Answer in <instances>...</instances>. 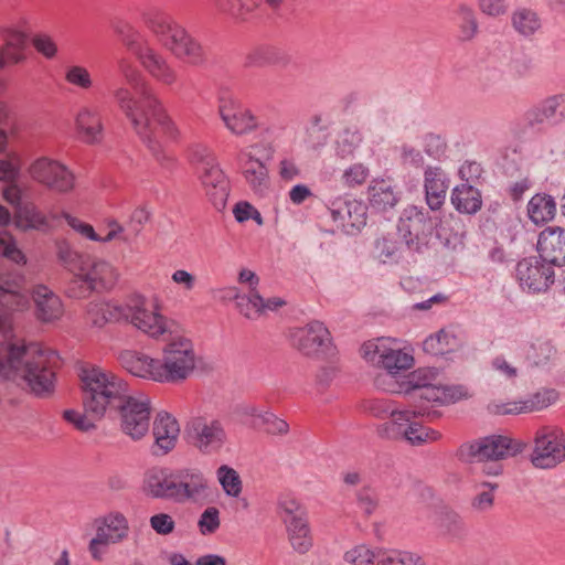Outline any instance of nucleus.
<instances>
[{"label":"nucleus","mask_w":565,"mask_h":565,"mask_svg":"<svg viewBox=\"0 0 565 565\" xmlns=\"http://www.w3.org/2000/svg\"><path fill=\"white\" fill-rule=\"evenodd\" d=\"M397 230L407 247L419 252L428 244L434 231V222L423 209L409 206L401 217Z\"/></svg>","instance_id":"nucleus-13"},{"label":"nucleus","mask_w":565,"mask_h":565,"mask_svg":"<svg viewBox=\"0 0 565 565\" xmlns=\"http://www.w3.org/2000/svg\"><path fill=\"white\" fill-rule=\"evenodd\" d=\"M330 212L333 222L345 230V222L350 221L352 215L350 203L345 200L337 199L331 203Z\"/></svg>","instance_id":"nucleus-58"},{"label":"nucleus","mask_w":565,"mask_h":565,"mask_svg":"<svg viewBox=\"0 0 565 565\" xmlns=\"http://www.w3.org/2000/svg\"><path fill=\"white\" fill-rule=\"evenodd\" d=\"M199 179L213 206L217 211L223 210L230 195V185L220 164L200 167Z\"/></svg>","instance_id":"nucleus-21"},{"label":"nucleus","mask_w":565,"mask_h":565,"mask_svg":"<svg viewBox=\"0 0 565 565\" xmlns=\"http://www.w3.org/2000/svg\"><path fill=\"white\" fill-rule=\"evenodd\" d=\"M262 0H215V4L222 12L234 17H244L256 9ZM270 8L277 9L284 0H264Z\"/></svg>","instance_id":"nucleus-42"},{"label":"nucleus","mask_w":565,"mask_h":565,"mask_svg":"<svg viewBox=\"0 0 565 565\" xmlns=\"http://www.w3.org/2000/svg\"><path fill=\"white\" fill-rule=\"evenodd\" d=\"M243 175L255 192H264L268 188V169L260 160H252L249 166H244Z\"/></svg>","instance_id":"nucleus-44"},{"label":"nucleus","mask_w":565,"mask_h":565,"mask_svg":"<svg viewBox=\"0 0 565 565\" xmlns=\"http://www.w3.org/2000/svg\"><path fill=\"white\" fill-rule=\"evenodd\" d=\"M537 250L551 265H565V230L558 226L543 230L539 236Z\"/></svg>","instance_id":"nucleus-23"},{"label":"nucleus","mask_w":565,"mask_h":565,"mask_svg":"<svg viewBox=\"0 0 565 565\" xmlns=\"http://www.w3.org/2000/svg\"><path fill=\"white\" fill-rule=\"evenodd\" d=\"M65 82L73 88L88 92L95 87L92 72L84 65L71 64L64 71Z\"/></svg>","instance_id":"nucleus-43"},{"label":"nucleus","mask_w":565,"mask_h":565,"mask_svg":"<svg viewBox=\"0 0 565 565\" xmlns=\"http://www.w3.org/2000/svg\"><path fill=\"white\" fill-rule=\"evenodd\" d=\"M525 358L532 365L546 363L554 354V347L550 341L537 339L524 348Z\"/></svg>","instance_id":"nucleus-46"},{"label":"nucleus","mask_w":565,"mask_h":565,"mask_svg":"<svg viewBox=\"0 0 565 565\" xmlns=\"http://www.w3.org/2000/svg\"><path fill=\"white\" fill-rule=\"evenodd\" d=\"M450 200L454 207L462 214H476L482 207L481 192L468 183L456 185Z\"/></svg>","instance_id":"nucleus-35"},{"label":"nucleus","mask_w":565,"mask_h":565,"mask_svg":"<svg viewBox=\"0 0 565 565\" xmlns=\"http://www.w3.org/2000/svg\"><path fill=\"white\" fill-rule=\"evenodd\" d=\"M292 347L309 358L329 355L332 351L331 334L320 321H311L290 335Z\"/></svg>","instance_id":"nucleus-14"},{"label":"nucleus","mask_w":565,"mask_h":565,"mask_svg":"<svg viewBox=\"0 0 565 565\" xmlns=\"http://www.w3.org/2000/svg\"><path fill=\"white\" fill-rule=\"evenodd\" d=\"M96 533L110 545L119 544L129 535V522L119 511H111L95 520Z\"/></svg>","instance_id":"nucleus-27"},{"label":"nucleus","mask_w":565,"mask_h":565,"mask_svg":"<svg viewBox=\"0 0 565 565\" xmlns=\"http://www.w3.org/2000/svg\"><path fill=\"white\" fill-rule=\"evenodd\" d=\"M516 279L523 288L540 292L554 282V270L541 256L526 257L516 265Z\"/></svg>","instance_id":"nucleus-15"},{"label":"nucleus","mask_w":565,"mask_h":565,"mask_svg":"<svg viewBox=\"0 0 565 565\" xmlns=\"http://www.w3.org/2000/svg\"><path fill=\"white\" fill-rule=\"evenodd\" d=\"M24 276L13 274L0 277V303L11 311H24L30 307V297L22 290Z\"/></svg>","instance_id":"nucleus-24"},{"label":"nucleus","mask_w":565,"mask_h":565,"mask_svg":"<svg viewBox=\"0 0 565 565\" xmlns=\"http://www.w3.org/2000/svg\"><path fill=\"white\" fill-rule=\"evenodd\" d=\"M157 297L147 299L142 295H134L122 305V321L131 323L135 328L151 338L163 335L167 330V319L160 312Z\"/></svg>","instance_id":"nucleus-7"},{"label":"nucleus","mask_w":565,"mask_h":565,"mask_svg":"<svg viewBox=\"0 0 565 565\" xmlns=\"http://www.w3.org/2000/svg\"><path fill=\"white\" fill-rule=\"evenodd\" d=\"M120 34L122 43L138 61L143 56L146 50L152 46L146 36L134 28H128L126 32L121 31Z\"/></svg>","instance_id":"nucleus-50"},{"label":"nucleus","mask_w":565,"mask_h":565,"mask_svg":"<svg viewBox=\"0 0 565 565\" xmlns=\"http://www.w3.org/2000/svg\"><path fill=\"white\" fill-rule=\"evenodd\" d=\"M7 183H8V185L4 186L2 190V198L7 203H9L11 206H13L14 211H17L18 207H20L24 204L22 202V189L17 183V181L7 182Z\"/></svg>","instance_id":"nucleus-62"},{"label":"nucleus","mask_w":565,"mask_h":565,"mask_svg":"<svg viewBox=\"0 0 565 565\" xmlns=\"http://www.w3.org/2000/svg\"><path fill=\"white\" fill-rule=\"evenodd\" d=\"M63 417L81 431H89L95 428L94 418L86 412L81 413L74 409H66L63 413Z\"/></svg>","instance_id":"nucleus-57"},{"label":"nucleus","mask_w":565,"mask_h":565,"mask_svg":"<svg viewBox=\"0 0 565 565\" xmlns=\"http://www.w3.org/2000/svg\"><path fill=\"white\" fill-rule=\"evenodd\" d=\"M57 258L60 263L74 274L73 284H81L79 292L70 289L71 296L85 297L92 291L111 289L118 279L115 267L107 260L81 254L66 241L57 243Z\"/></svg>","instance_id":"nucleus-5"},{"label":"nucleus","mask_w":565,"mask_h":565,"mask_svg":"<svg viewBox=\"0 0 565 565\" xmlns=\"http://www.w3.org/2000/svg\"><path fill=\"white\" fill-rule=\"evenodd\" d=\"M285 525L292 550L301 555L308 553L313 545L308 518L287 520Z\"/></svg>","instance_id":"nucleus-36"},{"label":"nucleus","mask_w":565,"mask_h":565,"mask_svg":"<svg viewBox=\"0 0 565 565\" xmlns=\"http://www.w3.org/2000/svg\"><path fill=\"white\" fill-rule=\"evenodd\" d=\"M67 224L78 234L84 236L85 238L96 242L99 241V235L96 234L94 227L90 224L84 223L77 217L72 216L68 213L63 214Z\"/></svg>","instance_id":"nucleus-60"},{"label":"nucleus","mask_w":565,"mask_h":565,"mask_svg":"<svg viewBox=\"0 0 565 565\" xmlns=\"http://www.w3.org/2000/svg\"><path fill=\"white\" fill-rule=\"evenodd\" d=\"M209 494V480L196 468H184L174 471L175 503L199 502Z\"/></svg>","instance_id":"nucleus-17"},{"label":"nucleus","mask_w":565,"mask_h":565,"mask_svg":"<svg viewBox=\"0 0 565 565\" xmlns=\"http://www.w3.org/2000/svg\"><path fill=\"white\" fill-rule=\"evenodd\" d=\"M141 21L175 58L194 67H201L207 63V49L166 11L158 8L145 10L141 13Z\"/></svg>","instance_id":"nucleus-3"},{"label":"nucleus","mask_w":565,"mask_h":565,"mask_svg":"<svg viewBox=\"0 0 565 565\" xmlns=\"http://www.w3.org/2000/svg\"><path fill=\"white\" fill-rule=\"evenodd\" d=\"M556 204L547 194H535L527 204V214L535 224H545L553 220Z\"/></svg>","instance_id":"nucleus-40"},{"label":"nucleus","mask_w":565,"mask_h":565,"mask_svg":"<svg viewBox=\"0 0 565 565\" xmlns=\"http://www.w3.org/2000/svg\"><path fill=\"white\" fill-rule=\"evenodd\" d=\"M33 45L35 50L46 58H53L57 53L55 42L47 35H39L34 38Z\"/></svg>","instance_id":"nucleus-64"},{"label":"nucleus","mask_w":565,"mask_h":565,"mask_svg":"<svg viewBox=\"0 0 565 565\" xmlns=\"http://www.w3.org/2000/svg\"><path fill=\"white\" fill-rule=\"evenodd\" d=\"M492 369L507 380L514 381L518 377V367L513 366L504 356L500 355L492 360Z\"/></svg>","instance_id":"nucleus-63"},{"label":"nucleus","mask_w":565,"mask_h":565,"mask_svg":"<svg viewBox=\"0 0 565 565\" xmlns=\"http://www.w3.org/2000/svg\"><path fill=\"white\" fill-rule=\"evenodd\" d=\"M149 220V212L143 207H137L130 215V218L125 227L126 234L120 236L124 243H131L142 231L143 225Z\"/></svg>","instance_id":"nucleus-52"},{"label":"nucleus","mask_w":565,"mask_h":565,"mask_svg":"<svg viewBox=\"0 0 565 565\" xmlns=\"http://www.w3.org/2000/svg\"><path fill=\"white\" fill-rule=\"evenodd\" d=\"M75 127L79 138L86 143H96L103 137L100 111L95 106H82L75 116Z\"/></svg>","instance_id":"nucleus-29"},{"label":"nucleus","mask_w":565,"mask_h":565,"mask_svg":"<svg viewBox=\"0 0 565 565\" xmlns=\"http://www.w3.org/2000/svg\"><path fill=\"white\" fill-rule=\"evenodd\" d=\"M114 414L118 415L121 431L131 439L139 440L148 434L151 414L148 396H134L129 393L128 398H125Z\"/></svg>","instance_id":"nucleus-9"},{"label":"nucleus","mask_w":565,"mask_h":565,"mask_svg":"<svg viewBox=\"0 0 565 565\" xmlns=\"http://www.w3.org/2000/svg\"><path fill=\"white\" fill-rule=\"evenodd\" d=\"M460 347L459 338L448 329H440L427 337L423 342V350L434 356L456 351Z\"/></svg>","instance_id":"nucleus-37"},{"label":"nucleus","mask_w":565,"mask_h":565,"mask_svg":"<svg viewBox=\"0 0 565 565\" xmlns=\"http://www.w3.org/2000/svg\"><path fill=\"white\" fill-rule=\"evenodd\" d=\"M196 353L191 340L175 338L162 350L159 360V383H178L186 380L196 367Z\"/></svg>","instance_id":"nucleus-6"},{"label":"nucleus","mask_w":565,"mask_h":565,"mask_svg":"<svg viewBox=\"0 0 565 565\" xmlns=\"http://www.w3.org/2000/svg\"><path fill=\"white\" fill-rule=\"evenodd\" d=\"M220 524V511L215 507L205 509L198 521V527L202 535L215 533Z\"/></svg>","instance_id":"nucleus-56"},{"label":"nucleus","mask_w":565,"mask_h":565,"mask_svg":"<svg viewBox=\"0 0 565 565\" xmlns=\"http://www.w3.org/2000/svg\"><path fill=\"white\" fill-rule=\"evenodd\" d=\"M224 299L236 301V308L245 318L254 320L267 311H274L282 307L286 302L281 298H263L258 290L241 295L236 287H226L222 289Z\"/></svg>","instance_id":"nucleus-18"},{"label":"nucleus","mask_w":565,"mask_h":565,"mask_svg":"<svg viewBox=\"0 0 565 565\" xmlns=\"http://www.w3.org/2000/svg\"><path fill=\"white\" fill-rule=\"evenodd\" d=\"M404 436L412 445L434 443L441 438V434L438 430L417 423H412L404 430Z\"/></svg>","instance_id":"nucleus-48"},{"label":"nucleus","mask_w":565,"mask_h":565,"mask_svg":"<svg viewBox=\"0 0 565 565\" xmlns=\"http://www.w3.org/2000/svg\"><path fill=\"white\" fill-rule=\"evenodd\" d=\"M189 157L192 163L200 164L201 167H212L218 163L212 149L203 143L191 146Z\"/></svg>","instance_id":"nucleus-55"},{"label":"nucleus","mask_w":565,"mask_h":565,"mask_svg":"<svg viewBox=\"0 0 565 565\" xmlns=\"http://www.w3.org/2000/svg\"><path fill=\"white\" fill-rule=\"evenodd\" d=\"M425 199L433 211H438L445 203L448 183L440 168L429 167L425 171Z\"/></svg>","instance_id":"nucleus-31"},{"label":"nucleus","mask_w":565,"mask_h":565,"mask_svg":"<svg viewBox=\"0 0 565 565\" xmlns=\"http://www.w3.org/2000/svg\"><path fill=\"white\" fill-rule=\"evenodd\" d=\"M512 23L514 29L523 34H533L541 26V21L537 14L529 9H519L512 15Z\"/></svg>","instance_id":"nucleus-45"},{"label":"nucleus","mask_w":565,"mask_h":565,"mask_svg":"<svg viewBox=\"0 0 565 565\" xmlns=\"http://www.w3.org/2000/svg\"><path fill=\"white\" fill-rule=\"evenodd\" d=\"M557 398L558 393L555 390L542 388L524 399L507 403H491L488 408L493 415H518L542 411L554 404Z\"/></svg>","instance_id":"nucleus-20"},{"label":"nucleus","mask_w":565,"mask_h":565,"mask_svg":"<svg viewBox=\"0 0 565 565\" xmlns=\"http://www.w3.org/2000/svg\"><path fill=\"white\" fill-rule=\"evenodd\" d=\"M278 508L285 524L287 520L308 518L305 507L294 497H281L278 501Z\"/></svg>","instance_id":"nucleus-54"},{"label":"nucleus","mask_w":565,"mask_h":565,"mask_svg":"<svg viewBox=\"0 0 565 565\" xmlns=\"http://www.w3.org/2000/svg\"><path fill=\"white\" fill-rule=\"evenodd\" d=\"M25 35L22 32H13L3 45L0 46V70L9 65L22 63L25 60ZM4 143V134L0 131V149Z\"/></svg>","instance_id":"nucleus-34"},{"label":"nucleus","mask_w":565,"mask_h":565,"mask_svg":"<svg viewBox=\"0 0 565 565\" xmlns=\"http://www.w3.org/2000/svg\"><path fill=\"white\" fill-rule=\"evenodd\" d=\"M143 491L154 499L173 501L174 499V471L167 469H152L146 473Z\"/></svg>","instance_id":"nucleus-30"},{"label":"nucleus","mask_w":565,"mask_h":565,"mask_svg":"<svg viewBox=\"0 0 565 565\" xmlns=\"http://www.w3.org/2000/svg\"><path fill=\"white\" fill-rule=\"evenodd\" d=\"M398 199L391 182L384 179L374 180L369 186V203L376 211L393 207Z\"/></svg>","instance_id":"nucleus-39"},{"label":"nucleus","mask_w":565,"mask_h":565,"mask_svg":"<svg viewBox=\"0 0 565 565\" xmlns=\"http://www.w3.org/2000/svg\"><path fill=\"white\" fill-rule=\"evenodd\" d=\"M151 529L160 535H168L174 531L175 522L173 518L168 513H158L149 520Z\"/></svg>","instance_id":"nucleus-59"},{"label":"nucleus","mask_w":565,"mask_h":565,"mask_svg":"<svg viewBox=\"0 0 565 565\" xmlns=\"http://www.w3.org/2000/svg\"><path fill=\"white\" fill-rule=\"evenodd\" d=\"M383 369L392 375H398L413 366L414 359L411 354L394 349H383L381 360L377 361Z\"/></svg>","instance_id":"nucleus-41"},{"label":"nucleus","mask_w":565,"mask_h":565,"mask_svg":"<svg viewBox=\"0 0 565 565\" xmlns=\"http://www.w3.org/2000/svg\"><path fill=\"white\" fill-rule=\"evenodd\" d=\"M28 171L33 181L52 191L66 193L74 188V174L57 160L47 157L38 158L30 164Z\"/></svg>","instance_id":"nucleus-12"},{"label":"nucleus","mask_w":565,"mask_h":565,"mask_svg":"<svg viewBox=\"0 0 565 565\" xmlns=\"http://www.w3.org/2000/svg\"><path fill=\"white\" fill-rule=\"evenodd\" d=\"M377 565H424L422 558L409 552L391 551L377 553Z\"/></svg>","instance_id":"nucleus-51"},{"label":"nucleus","mask_w":565,"mask_h":565,"mask_svg":"<svg viewBox=\"0 0 565 565\" xmlns=\"http://www.w3.org/2000/svg\"><path fill=\"white\" fill-rule=\"evenodd\" d=\"M139 63L157 82L166 86H172L178 83L179 75L177 70L154 46L146 50Z\"/></svg>","instance_id":"nucleus-25"},{"label":"nucleus","mask_w":565,"mask_h":565,"mask_svg":"<svg viewBox=\"0 0 565 565\" xmlns=\"http://www.w3.org/2000/svg\"><path fill=\"white\" fill-rule=\"evenodd\" d=\"M122 305L106 301H92L86 307V323L103 329L109 322L122 321Z\"/></svg>","instance_id":"nucleus-32"},{"label":"nucleus","mask_w":565,"mask_h":565,"mask_svg":"<svg viewBox=\"0 0 565 565\" xmlns=\"http://www.w3.org/2000/svg\"><path fill=\"white\" fill-rule=\"evenodd\" d=\"M154 455H167L177 444L180 426L169 413H159L153 420Z\"/></svg>","instance_id":"nucleus-26"},{"label":"nucleus","mask_w":565,"mask_h":565,"mask_svg":"<svg viewBox=\"0 0 565 565\" xmlns=\"http://www.w3.org/2000/svg\"><path fill=\"white\" fill-rule=\"evenodd\" d=\"M31 297L34 303V316L42 323H52L63 317L64 305L61 298L47 286H34Z\"/></svg>","instance_id":"nucleus-22"},{"label":"nucleus","mask_w":565,"mask_h":565,"mask_svg":"<svg viewBox=\"0 0 565 565\" xmlns=\"http://www.w3.org/2000/svg\"><path fill=\"white\" fill-rule=\"evenodd\" d=\"M523 448L524 445L522 443L511 437L492 435L462 445L460 454L470 461L501 460L521 452Z\"/></svg>","instance_id":"nucleus-11"},{"label":"nucleus","mask_w":565,"mask_h":565,"mask_svg":"<svg viewBox=\"0 0 565 565\" xmlns=\"http://www.w3.org/2000/svg\"><path fill=\"white\" fill-rule=\"evenodd\" d=\"M0 255L15 264H25L26 258L9 232L0 233Z\"/></svg>","instance_id":"nucleus-53"},{"label":"nucleus","mask_w":565,"mask_h":565,"mask_svg":"<svg viewBox=\"0 0 565 565\" xmlns=\"http://www.w3.org/2000/svg\"><path fill=\"white\" fill-rule=\"evenodd\" d=\"M217 479L224 492L237 498L242 492V480L237 471L226 465L221 466L217 471Z\"/></svg>","instance_id":"nucleus-47"},{"label":"nucleus","mask_w":565,"mask_h":565,"mask_svg":"<svg viewBox=\"0 0 565 565\" xmlns=\"http://www.w3.org/2000/svg\"><path fill=\"white\" fill-rule=\"evenodd\" d=\"M353 110L351 100L343 99L332 113V125L335 127L334 154L338 159L347 160L353 156V132L351 124Z\"/></svg>","instance_id":"nucleus-19"},{"label":"nucleus","mask_w":565,"mask_h":565,"mask_svg":"<svg viewBox=\"0 0 565 565\" xmlns=\"http://www.w3.org/2000/svg\"><path fill=\"white\" fill-rule=\"evenodd\" d=\"M117 66L126 82L135 88L136 94L128 87L117 86L111 90L115 104L156 159L161 164H169L173 158L164 152L160 137L163 136L172 141L178 140L180 131L175 122L168 115L161 100L142 79L132 62L119 58Z\"/></svg>","instance_id":"nucleus-1"},{"label":"nucleus","mask_w":565,"mask_h":565,"mask_svg":"<svg viewBox=\"0 0 565 565\" xmlns=\"http://www.w3.org/2000/svg\"><path fill=\"white\" fill-rule=\"evenodd\" d=\"M57 354L36 342L11 343V363L4 374L7 380L23 381L39 397L50 396L55 388Z\"/></svg>","instance_id":"nucleus-2"},{"label":"nucleus","mask_w":565,"mask_h":565,"mask_svg":"<svg viewBox=\"0 0 565 565\" xmlns=\"http://www.w3.org/2000/svg\"><path fill=\"white\" fill-rule=\"evenodd\" d=\"M377 502V495L375 491L370 487L363 488L358 494V504L366 516L376 509Z\"/></svg>","instance_id":"nucleus-61"},{"label":"nucleus","mask_w":565,"mask_h":565,"mask_svg":"<svg viewBox=\"0 0 565 565\" xmlns=\"http://www.w3.org/2000/svg\"><path fill=\"white\" fill-rule=\"evenodd\" d=\"M218 115L225 128L234 136L241 137L256 131L259 127L254 113L234 99H222Z\"/></svg>","instance_id":"nucleus-16"},{"label":"nucleus","mask_w":565,"mask_h":565,"mask_svg":"<svg viewBox=\"0 0 565 565\" xmlns=\"http://www.w3.org/2000/svg\"><path fill=\"white\" fill-rule=\"evenodd\" d=\"M565 458V438L563 429L557 426H542L534 436V449L531 461L536 468L555 467Z\"/></svg>","instance_id":"nucleus-10"},{"label":"nucleus","mask_w":565,"mask_h":565,"mask_svg":"<svg viewBox=\"0 0 565 565\" xmlns=\"http://www.w3.org/2000/svg\"><path fill=\"white\" fill-rule=\"evenodd\" d=\"M79 377L84 411L95 419L114 415L130 393L124 379L100 367L83 369Z\"/></svg>","instance_id":"nucleus-4"},{"label":"nucleus","mask_w":565,"mask_h":565,"mask_svg":"<svg viewBox=\"0 0 565 565\" xmlns=\"http://www.w3.org/2000/svg\"><path fill=\"white\" fill-rule=\"evenodd\" d=\"M13 222L15 227L22 231L49 228L46 216L33 203H24L18 207L13 213Z\"/></svg>","instance_id":"nucleus-38"},{"label":"nucleus","mask_w":565,"mask_h":565,"mask_svg":"<svg viewBox=\"0 0 565 565\" xmlns=\"http://www.w3.org/2000/svg\"><path fill=\"white\" fill-rule=\"evenodd\" d=\"M122 367L131 375L159 383V360L137 351H124L119 355Z\"/></svg>","instance_id":"nucleus-28"},{"label":"nucleus","mask_w":565,"mask_h":565,"mask_svg":"<svg viewBox=\"0 0 565 565\" xmlns=\"http://www.w3.org/2000/svg\"><path fill=\"white\" fill-rule=\"evenodd\" d=\"M6 134L3 130H1ZM7 146V135H4V143L0 149V153L4 151ZM21 172V160L15 153L8 154L7 158L0 159V181L1 182H13L18 181Z\"/></svg>","instance_id":"nucleus-49"},{"label":"nucleus","mask_w":565,"mask_h":565,"mask_svg":"<svg viewBox=\"0 0 565 565\" xmlns=\"http://www.w3.org/2000/svg\"><path fill=\"white\" fill-rule=\"evenodd\" d=\"M530 126L543 124L546 120L565 119V94L555 95L543 100L526 114Z\"/></svg>","instance_id":"nucleus-33"},{"label":"nucleus","mask_w":565,"mask_h":565,"mask_svg":"<svg viewBox=\"0 0 565 565\" xmlns=\"http://www.w3.org/2000/svg\"><path fill=\"white\" fill-rule=\"evenodd\" d=\"M190 444L205 455L218 452L227 441L223 423L213 417L198 416L185 427Z\"/></svg>","instance_id":"nucleus-8"}]
</instances>
